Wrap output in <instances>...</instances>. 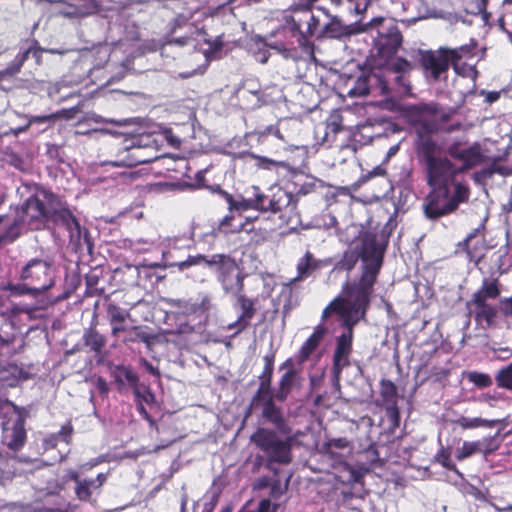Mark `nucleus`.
<instances>
[{"label": "nucleus", "instance_id": "12", "mask_svg": "<svg viewBox=\"0 0 512 512\" xmlns=\"http://www.w3.org/2000/svg\"><path fill=\"white\" fill-rule=\"evenodd\" d=\"M48 194H45L46 202L36 195L26 199L24 204L17 208L12 219L19 222V230L22 235L24 227L28 226L32 230H39L47 223L48 215Z\"/></svg>", "mask_w": 512, "mask_h": 512}, {"label": "nucleus", "instance_id": "21", "mask_svg": "<svg viewBox=\"0 0 512 512\" xmlns=\"http://www.w3.org/2000/svg\"><path fill=\"white\" fill-rule=\"evenodd\" d=\"M262 418L265 422L274 426V430L278 431L281 435H289L291 428L284 417L281 407L277 406L274 399H269L262 405Z\"/></svg>", "mask_w": 512, "mask_h": 512}, {"label": "nucleus", "instance_id": "33", "mask_svg": "<svg viewBox=\"0 0 512 512\" xmlns=\"http://www.w3.org/2000/svg\"><path fill=\"white\" fill-rule=\"evenodd\" d=\"M113 377L115 382L120 386H129L132 389L138 386V375L134 370L125 365H118L113 371Z\"/></svg>", "mask_w": 512, "mask_h": 512}, {"label": "nucleus", "instance_id": "49", "mask_svg": "<svg viewBox=\"0 0 512 512\" xmlns=\"http://www.w3.org/2000/svg\"><path fill=\"white\" fill-rule=\"evenodd\" d=\"M408 74H395L394 85L396 92L400 95H409L411 93L410 81L407 77Z\"/></svg>", "mask_w": 512, "mask_h": 512}, {"label": "nucleus", "instance_id": "58", "mask_svg": "<svg viewBox=\"0 0 512 512\" xmlns=\"http://www.w3.org/2000/svg\"><path fill=\"white\" fill-rule=\"evenodd\" d=\"M184 185L190 189L207 188L208 185L206 184L205 171H203V170L198 171L195 174L194 182L193 183H184Z\"/></svg>", "mask_w": 512, "mask_h": 512}, {"label": "nucleus", "instance_id": "9", "mask_svg": "<svg viewBox=\"0 0 512 512\" xmlns=\"http://www.w3.org/2000/svg\"><path fill=\"white\" fill-rule=\"evenodd\" d=\"M372 289H368L362 286L351 284L347 282L343 287L345 296L348 297L350 302V308L347 314L341 316L342 327L345 329L341 335L349 336L354 338V327L366 317V313L369 309L371 297L373 294Z\"/></svg>", "mask_w": 512, "mask_h": 512}, {"label": "nucleus", "instance_id": "60", "mask_svg": "<svg viewBox=\"0 0 512 512\" xmlns=\"http://www.w3.org/2000/svg\"><path fill=\"white\" fill-rule=\"evenodd\" d=\"M345 467L348 473L346 483L349 485L360 483L363 477L362 473L349 465H346Z\"/></svg>", "mask_w": 512, "mask_h": 512}, {"label": "nucleus", "instance_id": "31", "mask_svg": "<svg viewBox=\"0 0 512 512\" xmlns=\"http://www.w3.org/2000/svg\"><path fill=\"white\" fill-rule=\"evenodd\" d=\"M453 423L462 430H471L477 428H493L496 425L505 424V419H485L482 417H467L464 415L456 418Z\"/></svg>", "mask_w": 512, "mask_h": 512}, {"label": "nucleus", "instance_id": "1", "mask_svg": "<svg viewBox=\"0 0 512 512\" xmlns=\"http://www.w3.org/2000/svg\"><path fill=\"white\" fill-rule=\"evenodd\" d=\"M403 113L415 132V153L430 189L423 204L424 214L430 220L452 214L469 201L471 194L469 184L461 175L486 162L487 157L478 142L464 147L459 141L451 143L447 155H442V147L433 135L443 130L452 111L440 104H411Z\"/></svg>", "mask_w": 512, "mask_h": 512}, {"label": "nucleus", "instance_id": "11", "mask_svg": "<svg viewBox=\"0 0 512 512\" xmlns=\"http://www.w3.org/2000/svg\"><path fill=\"white\" fill-rule=\"evenodd\" d=\"M419 65L424 77L434 83L446 82L452 63L444 47L419 51Z\"/></svg>", "mask_w": 512, "mask_h": 512}, {"label": "nucleus", "instance_id": "41", "mask_svg": "<svg viewBox=\"0 0 512 512\" xmlns=\"http://www.w3.org/2000/svg\"><path fill=\"white\" fill-rule=\"evenodd\" d=\"M264 368L262 373L259 375V384H264L271 387L273 374H274V363H275V352L271 351L263 357Z\"/></svg>", "mask_w": 512, "mask_h": 512}, {"label": "nucleus", "instance_id": "59", "mask_svg": "<svg viewBox=\"0 0 512 512\" xmlns=\"http://www.w3.org/2000/svg\"><path fill=\"white\" fill-rule=\"evenodd\" d=\"M498 310L505 317H512V295L510 297L500 299Z\"/></svg>", "mask_w": 512, "mask_h": 512}, {"label": "nucleus", "instance_id": "2", "mask_svg": "<svg viewBox=\"0 0 512 512\" xmlns=\"http://www.w3.org/2000/svg\"><path fill=\"white\" fill-rule=\"evenodd\" d=\"M176 249L170 250L165 257L170 266H178L179 271H184L191 266L204 264L215 273L217 281L226 294L244 290L245 274L236 259L228 254L217 253L211 256L204 254L188 255L186 260L175 259Z\"/></svg>", "mask_w": 512, "mask_h": 512}, {"label": "nucleus", "instance_id": "27", "mask_svg": "<svg viewBox=\"0 0 512 512\" xmlns=\"http://www.w3.org/2000/svg\"><path fill=\"white\" fill-rule=\"evenodd\" d=\"M326 332L327 328L323 325H318L315 327L313 333L308 337V339L303 343L300 350L298 351L297 362L299 364L305 363L316 351Z\"/></svg>", "mask_w": 512, "mask_h": 512}, {"label": "nucleus", "instance_id": "46", "mask_svg": "<svg viewBox=\"0 0 512 512\" xmlns=\"http://www.w3.org/2000/svg\"><path fill=\"white\" fill-rule=\"evenodd\" d=\"M467 379L478 388H487L493 383L492 378L488 374L477 371L469 372Z\"/></svg>", "mask_w": 512, "mask_h": 512}, {"label": "nucleus", "instance_id": "32", "mask_svg": "<svg viewBox=\"0 0 512 512\" xmlns=\"http://www.w3.org/2000/svg\"><path fill=\"white\" fill-rule=\"evenodd\" d=\"M321 267V262L315 258L314 254L309 250L306 251L296 265L297 276L293 281H301L310 277L315 271Z\"/></svg>", "mask_w": 512, "mask_h": 512}, {"label": "nucleus", "instance_id": "3", "mask_svg": "<svg viewBox=\"0 0 512 512\" xmlns=\"http://www.w3.org/2000/svg\"><path fill=\"white\" fill-rule=\"evenodd\" d=\"M388 242V237L383 233L364 231L359 235L353 247L362 261L361 273L351 284L374 290L384 263Z\"/></svg>", "mask_w": 512, "mask_h": 512}, {"label": "nucleus", "instance_id": "61", "mask_svg": "<svg viewBox=\"0 0 512 512\" xmlns=\"http://www.w3.org/2000/svg\"><path fill=\"white\" fill-rule=\"evenodd\" d=\"M59 441L57 434H49L42 440V448L44 451L55 449Z\"/></svg>", "mask_w": 512, "mask_h": 512}, {"label": "nucleus", "instance_id": "25", "mask_svg": "<svg viewBox=\"0 0 512 512\" xmlns=\"http://www.w3.org/2000/svg\"><path fill=\"white\" fill-rule=\"evenodd\" d=\"M106 314L113 337H118L120 333L126 331V321L130 316L127 310L115 303H108L106 306Z\"/></svg>", "mask_w": 512, "mask_h": 512}, {"label": "nucleus", "instance_id": "18", "mask_svg": "<svg viewBox=\"0 0 512 512\" xmlns=\"http://www.w3.org/2000/svg\"><path fill=\"white\" fill-rule=\"evenodd\" d=\"M353 351V337L339 335L336 337V347L332 358V374L335 385L340 387V378L345 367L350 366V355Z\"/></svg>", "mask_w": 512, "mask_h": 512}, {"label": "nucleus", "instance_id": "47", "mask_svg": "<svg viewBox=\"0 0 512 512\" xmlns=\"http://www.w3.org/2000/svg\"><path fill=\"white\" fill-rule=\"evenodd\" d=\"M370 76L369 75H360L353 87V89L350 91V95L355 96H366L370 94Z\"/></svg>", "mask_w": 512, "mask_h": 512}, {"label": "nucleus", "instance_id": "15", "mask_svg": "<svg viewBox=\"0 0 512 512\" xmlns=\"http://www.w3.org/2000/svg\"><path fill=\"white\" fill-rule=\"evenodd\" d=\"M233 298V308L240 311L236 321L228 325V329H235L236 333L245 331L251 324V320L256 315V304L258 298H249L244 290L230 293Z\"/></svg>", "mask_w": 512, "mask_h": 512}, {"label": "nucleus", "instance_id": "20", "mask_svg": "<svg viewBox=\"0 0 512 512\" xmlns=\"http://www.w3.org/2000/svg\"><path fill=\"white\" fill-rule=\"evenodd\" d=\"M477 232L478 229H475L457 245V251H464L468 260L473 262L476 266H478L482 259L485 257V254L488 250V246L485 244V240L483 238H477Z\"/></svg>", "mask_w": 512, "mask_h": 512}, {"label": "nucleus", "instance_id": "44", "mask_svg": "<svg viewBox=\"0 0 512 512\" xmlns=\"http://www.w3.org/2000/svg\"><path fill=\"white\" fill-rule=\"evenodd\" d=\"M349 446V441L346 438L330 439L323 444V451L331 458L337 457L336 449H345Z\"/></svg>", "mask_w": 512, "mask_h": 512}, {"label": "nucleus", "instance_id": "22", "mask_svg": "<svg viewBox=\"0 0 512 512\" xmlns=\"http://www.w3.org/2000/svg\"><path fill=\"white\" fill-rule=\"evenodd\" d=\"M27 440L25 417L18 415L11 428H5L4 442L9 450L17 452L22 449Z\"/></svg>", "mask_w": 512, "mask_h": 512}, {"label": "nucleus", "instance_id": "29", "mask_svg": "<svg viewBox=\"0 0 512 512\" xmlns=\"http://www.w3.org/2000/svg\"><path fill=\"white\" fill-rule=\"evenodd\" d=\"M123 333H125V335L122 339V342L125 345L144 343L148 348H150L155 340V335L148 332L147 327L142 325L126 327V331Z\"/></svg>", "mask_w": 512, "mask_h": 512}, {"label": "nucleus", "instance_id": "54", "mask_svg": "<svg viewBox=\"0 0 512 512\" xmlns=\"http://www.w3.org/2000/svg\"><path fill=\"white\" fill-rule=\"evenodd\" d=\"M74 432V428L72 425V421L68 420L65 424H63L60 430L56 433L58 435V439L66 444H71L72 435Z\"/></svg>", "mask_w": 512, "mask_h": 512}, {"label": "nucleus", "instance_id": "38", "mask_svg": "<svg viewBox=\"0 0 512 512\" xmlns=\"http://www.w3.org/2000/svg\"><path fill=\"white\" fill-rule=\"evenodd\" d=\"M78 111L77 107H73L70 109H62L60 111H57L56 113L47 114V115H39V116H32L29 120V123H47L52 122L55 119L59 118H65V119H71L75 116L76 112Z\"/></svg>", "mask_w": 512, "mask_h": 512}, {"label": "nucleus", "instance_id": "63", "mask_svg": "<svg viewBox=\"0 0 512 512\" xmlns=\"http://www.w3.org/2000/svg\"><path fill=\"white\" fill-rule=\"evenodd\" d=\"M386 174V169L381 166L374 167L367 174L363 175V181H368L375 176H384Z\"/></svg>", "mask_w": 512, "mask_h": 512}, {"label": "nucleus", "instance_id": "24", "mask_svg": "<svg viewBox=\"0 0 512 512\" xmlns=\"http://www.w3.org/2000/svg\"><path fill=\"white\" fill-rule=\"evenodd\" d=\"M44 49L41 47L31 46L22 52H19L11 63L3 70V74L6 76H14L20 72L24 62L31 56L34 58L35 63L40 65L42 63Z\"/></svg>", "mask_w": 512, "mask_h": 512}, {"label": "nucleus", "instance_id": "50", "mask_svg": "<svg viewBox=\"0 0 512 512\" xmlns=\"http://www.w3.org/2000/svg\"><path fill=\"white\" fill-rule=\"evenodd\" d=\"M435 459L445 469L450 470V471H457V467H456L455 463L451 460L450 452L448 449L441 448L437 452Z\"/></svg>", "mask_w": 512, "mask_h": 512}, {"label": "nucleus", "instance_id": "19", "mask_svg": "<svg viewBox=\"0 0 512 512\" xmlns=\"http://www.w3.org/2000/svg\"><path fill=\"white\" fill-rule=\"evenodd\" d=\"M151 161L152 157L146 153V149L133 142L130 146L119 149L116 159L109 161L108 164L113 167H135Z\"/></svg>", "mask_w": 512, "mask_h": 512}, {"label": "nucleus", "instance_id": "17", "mask_svg": "<svg viewBox=\"0 0 512 512\" xmlns=\"http://www.w3.org/2000/svg\"><path fill=\"white\" fill-rule=\"evenodd\" d=\"M319 11H322L330 17L329 22L325 23L321 29L318 30L316 36L318 38L328 37L334 39H342L351 35H356L362 32H367V28H362L363 24H350L345 25L336 16H330L325 8L317 7Z\"/></svg>", "mask_w": 512, "mask_h": 512}, {"label": "nucleus", "instance_id": "37", "mask_svg": "<svg viewBox=\"0 0 512 512\" xmlns=\"http://www.w3.org/2000/svg\"><path fill=\"white\" fill-rule=\"evenodd\" d=\"M174 305H176L178 307H181V308H184L186 311L193 312V313H196V312H207V311H209L211 309L212 300H211V296L210 295L202 294L201 297H200V301L199 302H195V303L189 304L186 301L175 300L174 301Z\"/></svg>", "mask_w": 512, "mask_h": 512}, {"label": "nucleus", "instance_id": "57", "mask_svg": "<svg viewBox=\"0 0 512 512\" xmlns=\"http://www.w3.org/2000/svg\"><path fill=\"white\" fill-rule=\"evenodd\" d=\"M360 259L357 251L353 247L350 251H346L343 257V265L347 270H351L356 265L357 261Z\"/></svg>", "mask_w": 512, "mask_h": 512}, {"label": "nucleus", "instance_id": "52", "mask_svg": "<svg viewBox=\"0 0 512 512\" xmlns=\"http://www.w3.org/2000/svg\"><path fill=\"white\" fill-rule=\"evenodd\" d=\"M133 392H134V395H135V398H136V402L137 403H142L144 405L147 404V405H151L154 403L155 401V396L154 394L150 391L149 388H144L143 390H141L138 386L135 387L133 389Z\"/></svg>", "mask_w": 512, "mask_h": 512}, {"label": "nucleus", "instance_id": "28", "mask_svg": "<svg viewBox=\"0 0 512 512\" xmlns=\"http://www.w3.org/2000/svg\"><path fill=\"white\" fill-rule=\"evenodd\" d=\"M19 328L6 314L0 315V350L13 345L19 337Z\"/></svg>", "mask_w": 512, "mask_h": 512}, {"label": "nucleus", "instance_id": "8", "mask_svg": "<svg viewBox=\"0 0 512 512\" xmlns=\"http://www.w3.org/2000/svg\"><path fill=\"white\" fill-rule=\"evenodd\" d=\"M279 432L273 429L259 427L251 435V442L264 453L266 467L272 464L287 465L292 461V440L282 439Z\"/></svg>", "mask_w": 512, "mask_h": 512}, {"label": "nucleus", "instance_id": "56", "mask_svg": "<svg viewBox=\"0 0 512 512\" xmlns=\"http://www.w3.org/2000/svg\"><path fill=\"white\" fill-rule=\"evenodd\" d=\"M347 3L348 9L356 15L363 14L369 6L368 0H347Z\"/></svg>", "mask_w": 512, "mask_h": 512}, {"label": "nucleus", "instance_id": "16", "mask_svg": "<svg viewBox=\"0 0 512 512\" xmlns=\"http://www.w3.org/2000/svg\"><path fill=\"white\" fill-rule=\"evenodd\" d=\"M499 435L500 431L496 432L494 435H489L479 440L464 441L462 446L456 452V459L458 461H463L475 454H482L484 457L493 454L500 446L498 439Z\"/></svg>", "mask_w": 512, "mask_h": 512}, {"label": "nucleus", "instance_id": "10", "mask_svg": "<svg viewBox=\"0 0 512 512\" xmlns=\"http://www.w3.org/2000/svg\"><path fill=\"white\" fill-rule=\"evenodd\" d=\"M252 210L260 212L281 213L292 212L296 209L293 195L283 188H277L271 194H265L258 186H251L244 194Z\"/></svg>", "mask_w": 512, "mask_h": 512}, {"label": "nucleus", "instance_id": "7", "mask_svg": "<svg viewBox=\"0 0 512 512\" xmlns=\"http://www.w3.org/2000/svg\"><path fill=\"white\" fill-rule=\"evenodd\" d=\"M362 28H367V32L372 30L376 32L373 38L374 48L377 51V56L383 60L379 65L386 63L402 46L403 35L393 19L374 17L364 23Z\"/></svg>", "mask_w": 512, "mask_h": 512}, {"label": "nucleus", "instance_id": "40", "mask_svg": "<svg viewBox=\"0 0 512 512\" xmlns=\"http://www.w3.org/2000/svg\"><path fill=\"white\" fill-rule=\"evenodd\" d=\"M245 155L255 161L254 166L257 169L271 171V170H274V169H278L279 167H282V168L287 167V164L285 162H283V161H276V160H273V159L268 158V157L259 156V155H256L253 152H246Z\"/></svg>", "mask_w": 512, "mask_h": 512}, {"label": "nucleus", "instance_id": "36", "mask_svg": "<svg viewBox=\"0 0 512 512\" xmlns=\"http://www.w3.org/2000/svg\"><path fill=\"white\" fill-rule=\"evenodd\" d=\"M217 189H218L219 193L223 196L225 201L227 202L229 211L242 212V211L252 210L249 201H247V199L245 198L244 195H240L236 199L232 194L221 189V187L219 185H217Z\"/></svg>", "mask_w": 512, "mask_h": 512}, {"label": "nucleus", "instance_id": "35", "mask_svg": "<svg viewBox=\"0 0 512 512\" xmlns=\"http://www.w3.org/2000/svg\"><path fill=\"white\" fill-rule=\"evenodd\" d=\"M350 308V302L348 301V297H336L334 298L323 310L322 319H328L332 314H338L339 316H343L347 314Z\"/></svg>", "mask_w": 512, "mask_h": 512}, {"label": "nucleus", "instance_id": "5", "mask_svg": "<svg viewBox=\"0 0 512 512\" xmlns=\"http://www.w3.org/2000/svg\"><path fill=\"white\" fill-rule=\"evenodd\" d=\"M317 0H301L294 2L283 11L282 29L295 37L301 47L309 44L310 39L316 36L320 20L314 14L313 9Z\"/></svg>", "mask_w": 512, "mask_h": 512}, {"label": "nucleus", "instance_id": "26", "mask_svg": "<svg viewBox=\"0 0 512 512\" xmlns=\"http://www.w3.org/2000/svg\"><path fill=\"white\" fill-rule=\"evenodd\" d=\"M21 236L19 222L11 214H0V249L14 243Z\"/></svg>", "mask_w": 512, "mask_h": 512}, {"label": "nucleus", "instance_id": "42", "mask_svg": "<svg viewBox=\"0 0 512 512\" xmlns=\"http://www.w3.org/2000/svg\"><path fill=\"white\" fill-rule=\"evenodd\" d=\"M380 395L385 404L397 403V386L392 380L380 381Z\"/></svg>", "mask_w": 512, "mask_h": 512}, {"label": "nucleus", "instance_id": "51", "mask_svg": "<svg viewBox=\"0 0 512 512\" xmlns=\"http://www.w3.org/2000/svg\"><path fill=\"white\" fill-rule=\"evenodd\" d=\"M386 416L390 422L392 428H398L400 426V411L397 403L387 404L385 407Z\"/></svg>", "mask_w": 512, "mask_h": 512}, {"label": "nucleus", "instance_id": "62", "mask_svg": "<svg viewBox=\"0 0 512 512\" xmlns=\"http://www.w3.org/2000/svg\"><path fill=\"white\" fill-rule=\"evenodd\" d=\"M277 508L278 505L272 503L270 499H262L258 504L256 512H276Z\"/></svg>", "mask_w": 512, "mask_h": 512}, {"label": "nucleus", "instance_id": "48", "mask_svg": "<svg viewBox=\"0 0 512 512\" xmlns=\"http://www.w3.org/2000/svg\"><path fill=\"white\" fill-rule=\"evenodd\" d=\"M412 69L411 62L403 57L396 58L389 66V70L394 74H409Z\"/></svg>", "mask_w": 512, "mask_h": 512}, {"label": "nucleus", "instance_id": "23", "mask_svg": "<svg viewBox=\"0 0 512 512\" xmlns=\"http://www.w3.org/2000/svg\"><path fill=\"white\" fill-rule=\"evenodd\" d=\"M280 369L287 370L282 374L279 380L278 389L275 392V399L279 402H284L293 389L297 372L294 369L293 361L291 358L287 359L281 365Z\"/></svg>", "mask_w": 512, "mask_h": 512}, {"label": "nucleus", "instance_id": "45", "mask_svg": "<svg viewBox=\"0 0 512 512\" xmlns=\"http://www.w3.org/2000/svg\"><path fill=\"white\" fill-rule=\"evenodd\" d=\"M495 380L498 387L512 391V362L498 371Z\"/></svg>", "mask_w": 512, "mask_h": 512}, {"label": "nucleus", "instance_id": "6", "mask_svg": "<svg viewBox=\"0 0 512 512\" xmlns=\"http://www.w3.org/2000/svg\"><path fill=\"white\" fill-rule=\"evenodd\" d=\"M502 292L501 283L498 278H484L481 286L471 295L466 302L467 315L473 317L476 324L485 325L487 328L496 325L498 307L489 302L500 297Z\"/></svg>", "mask_w": 512, "mask_h": 512}, {"label": "nucleus", "instance_id": "34", "mask_svg": "<svg viewBox=\"0 0 512 512\" xmlns=\"http://www.w3.org/2000/svg\"><path fill=\"white\" fill-rule=\"evenodd\" d=\"M83 342L92 352L99 354L106 346V338L94 328L87 329L83 334Z\"/></svg>", "mask_w": 512, "mask_h": 512}, {"label": "nucleus", "instance_id": "14", "mask_svg": "<svg viewBox=\"0 0 512 512\" xmlns=\"http://www.w3.org/2000/svg\"><path fill=\"white\" fill-rule=\"evenodd\" d=\"M66 478L75 483L74 493L79 501L92 503L96 501L92 499L93 493H101V488L106 483L108 474L99 473L94 479L81 478L78 471L71 469L67 472Z\"/></svg>", "mask_w": 512, "mask_h": 512}, {"label": "nucleus", "instance_id": "53", "mask_svg": "<svg viewBox=\"0 0 512 512\" xmlns=\"http://www.w3.org/2000/svg\"><path fill=\"white\" fill-rule=\"evenodd\" d=\"M241 94H242V97H247L248 94L254 96L256 98L255 100V103L252 105V107H260L264 101H263V91L259 88H254V87H251L249 88L248 87V84L245 83L242 87V89L240 90Z\"/></svg>", "mask_w": 512, "mask_h": 512}, {"label": "nucleus", "instance_id": "43", "mask_svg": "<svg viewBox=\"0 0 512 512\" xmlns=\"http://www.w3.org/2000/svg\"><path fill=\"white\" fill-rule=\"evenodd\" d=\"M510 173L511 172L507 167L502 166L498 160H494L489 166L483 168L479 172H476L475 179H488L491 178L494 174L506 176L509 175Z\"/></svg>", "mask_w": 512, "mask_h": 512}, {"label": "nucleus", "instance_id": "4", "mask_svg": "<svg viewBox=\"0 0 512 512\" xmlns=\"http://www.w3.org/2000/svg\"><path fill=\"white\" fill-rule=\"evenodd\" d=\"M17 283H9L6 290L14 296L37 297L55 285V269L49 258L34 257L17 272Z\"/></svg>", "mask_w": 512, "mask_h": 512}, {"label": "nucleus", "instance_id": "55", "mask_svg": "<svg viewBox=\"0 0 512 512\" xmlns=\"http://www.w3.org/2000/svg\"><path fill=\"white\" fill-rule=\"evenodd\" d=\"M67 481H69V480L66 478V475L64 476L62 481H60L58 479L49 481L47 483V487H46L47 494L58 495L61 491H63L65 489V484Z\"/></svg>", "mask_w": 512, "mask_h": 512}, {"label": "nucleus", "instance_id": "39", "mask_svg": "<svg viewBox=\"0 0 512 512\" xmlns=\"http://www.w3.org/2000/svg\"><path fill=\"white\" fill-rule=\"evenodd\" d=\"M269 399H275V394L271 393V387L264 384H259V387L255 394L252 396L248 409L254 410L266 403Z\"/></svg>", "mask_w": 512, "mask_h": 512}, {"label": "nucleus", "instance_id": "13", "mask_svg": "<svg viewBox=\"0 0 512 512\" xmlns=\"http://www.w3.org/2000/svg\"><path fill=\"white\" fill-rule=\"evenodd\" d=\"M47 222L64 227L69 232L70 241L79 242L82 234L79 221L69 208L52 193H49L48 196Z\"/></svg>", "mask_w": 512, "mask_h": 512}, {"label": "nucleus", "instance_id": "30", "mask_svg": "<svg viewBox=\"0 0 512 512\" xmlns=\"http://www.w3.org/2000/svg\"><path fill=\"white\" fill-rule=\"evenodd\" d=\"M449 56V60L452 63V68L457 74H461L459 70V62L464 58H471L475 55L477 48V42L473 39L469 43L463 44L459 47L449 48L444 47Z\"/></svg>", "mask_w": 512, "mask_h": 512}, {"label": "nucleus", "instance_id": "64", "mask_svg": "<svg viewBox=\"0 0 512 512\" xmlns=\"http://www.w3.org/2000/svg\"><path fill=\"white\" fill-rule=\"evenodd\" d=\"M95 386L98 392L104 396H106L109 392V387L106 380L103 377H98L95 382Z\"/></svg>", "mask_w": 512, "mask_h": 512}]
</instances>
